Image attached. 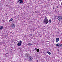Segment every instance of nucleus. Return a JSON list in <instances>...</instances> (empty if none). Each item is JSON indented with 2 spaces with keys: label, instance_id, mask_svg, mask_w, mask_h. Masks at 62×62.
Listing matches in <instances>:
<instances>
[{
  "label": "nucleus",
  "instance_id": "23",
  "mask_svg": "<svg viewBox=\"0 0 62 62\" xmlns=\"http://www.w3.org/2000/svg\"><path fill=\"white\" fill-rule=\"evenodd\" d=\"M61 46V45H60V46Z\"/></svg>",
  "mask_w": 62,
  "mask_h": 62
},
{
  "label": "nucleus",
  "instance_id": "7",
  "mask_svg": "<svg viewBox=\"0 0 62 62\" xmlns=\"http://www.w3.org/2000/svg\"><path fill=\"white\" fill-rule=\"evenodd\" d=\"M19 3L20 4H23V0H19Z\"/></svg>",
  "mask_w": 62,
  "mask_h": 62
},
{
  "label": "nucleus",
  "instance_id": "16",
  "mask_svg": "<svg viewBox=\"0 0 62 62\" xmlns=\"http://www.w3.org/2000/svg\"><path fill=\"white\" fill-rule=\"evenodd\" d=\"M37 49H37V48L36 47V48H35V49H34V50H35V51H36V50H37Z\"/></svg>",
  "mask_w": 62,
  "mask_h": 62
},
{
  "label": "nucleus",
  "instance_id": "5",
  "mask_svg": "<svg viewBox=\"0 0 62 62\" xmlns=\"http://www.w3.org/2000/svg\"><path fill=\"white\" fill-rule=\"evenodd\" d=\"M15 27V24H12V26H11V27L12 28H14V27Z\"/></svg>",
  "mask_w": 62,
  "mask_h": 62
},
{
  "label": "nucleus",
  "instance_id": "9",
  "mask_svg": "<svg viewBox=\"0 0 62 62\" xmlns=\"http://www.w3.org/2000/svg\"><path fill=\"white\" fill-rule=\"evenodd\" d=\"M47 54H49L50 55V54H51V52H50L49 51H47Z\"/></svg>",
  "mask_w": 62,
  "mask_h": 62
},
{
  "label": "nucleus",
  "instance_id": "12",
  "mask_svg": "<svg viewBox=\"0 0 62 62\" xmlns=\"http://www.w3.org/2000/svg\"><path fill=\"white\" fill-rule=\"evenodd\" d=\"M3 28V26H1L0 27V30H2Z\"/></svg>",
  "mask_w": 62,
  "mask_h": 62
},
{
  "label": "nucleus",
  "instance_id": "25",
  "mask_svg": "<svg viewBox=\"0 0 62 62\" xmlns=\"http://www.w3.org/2000/svg\"><path fill=\"white\" fill-rule=\"evenodd\" d=\"M61 5H62V2L61 3Z\"/></svg>",
  "mask_w": 62,
  "mask_h": 62
},
{
  "label": "nucleus",
  "instance_id": "8",
  "mask_svg": "<svg viewBox=\"0 0 62 62\" xmlns=\"http://www.w3.org/2000/svg\"><path fill=\"white\" fill-rule=\"evenodd\" d=\"M59 41V38H57L56 39V42H58Z\"/></svg>",
  "mask_w": 62,
  "mask_h": 62
},
{
  "label": "nucleus",
  "instance_id": "1",
  "mask_svg": "<svg viewBox=\"0 0 62 62\" xmlns=\"http://www.w3.org/2000/svg\"><path fill=\"white\" fill-rule=\"evenodd\" d=\"M47 18H48L47 17H45V19L43 21V23L44 24L46 23V24H47L48 23V20L47 19Z\"/></svg>",
  "mask_w": 62,
  "mask_h": 62
},
{
  "label": "nucleus",
  "instance_id": "26",
  "mask_svg": "<svg viewBox=\"0 0 62 62\" xmlns=\"http://www.w3.org/2000/svg\"><path fill=\"white\" fill-rule=\"evenodd\" d=\"M37 62H38V61H37Z\"/></svg>",
  "mask_w": 62,
  "mask_h": 62
},
{
  "label": "nucleus",
  "instance_id": "22",
  "mask_svg": "<svg viewBox=\"0 0 62 62\" xmlns=\"http://www.w3.org/2000/svg\"><path fill=\"white\" fill-rule=\"evenodd\" d=\"M61 46H62V44H61Z\"/></svg>",
  "mask_w": 62,
  "mask_h": 62
},
{
  "label": "nucleus",
  "instance_id": "21",
  "mask_svg": "<svg viewBox=\"0 0 62 62\" xmlns=\"http://www.w3.org/2000/svg\"><path fill=\"white\" fill-rule=\"evenodd\" d=\"M8 54V53H6V54Z\"/></svg>",
  "mask_w": 62,
  "mask_h": 62
},
{
  "label": "nucleus",
  "instance_id": "11",
  "mask_svg": "<svg viewBox=\"0 0 62 62\" xmlns=\"http://www.w3.org/2000/svg\"><path fill=\"white\" fill-rule=\"evenodd\" d=\"M28 45H29V46H31L32 45V44H30V43H29L28 44Z\"/></svg>",
  "mask_w": 62,
  "mask_h": 62
},
{
  "label": "nucleus",
  "instance_id": "15",
  "mask_svg": "<svg viewBox=\"0 0 62 62\" xmlns=\"http://www.w3.org/2000/svg\"><path fill=\"white\" fill-rule=\"evenodd\" d=\"M52 22V21H51V20H49V23H51V22Z\"/></svg>",
  "mask_w": 62,
  "mask_h": 62
},
{
  "label": "nucleus",
  "instance_id": "4",
  "mask_svg": "<svg viewBox=\"0 0 62 62\" xmlns=\"http://www.w3.org/2000/svg\"><path fill=\"white\" fill-rule=\"evenodd\" d=\"M29 61H31L33 59V58L31 56H30L29 57Z\"/></svg>",
  "mask_w": 62,
  "mask_h": 62
},
{
  "label": "nucleus",
  "instance_id": "2",
  "mask_svg": "<svg viewBox=\"0 0 62 62\" xmlns=\"http://www.w3.org/2000/svg\"><path fill=\"white\" fill-rule=\"evenodd\" d=\"M57 19L59 21H61L62 20V17L61 16H58Z\"/></svg>",
  "mask_w": 62,
  "mask_h": 62
},
{
  "label": "nucleus",
  "instance_id": "17",
  "mask_svg": "<svg viewBox=\"0 0 62 62\" xmlns=\"http://www.w3.org/2000/svg\"><path fill=\"white\" fill-rule=\"evenodd\" d=\"M56 8H58V6H57L56 7Z\"/></svg>",
  "mask_w": 62,
  "mask_h": 62
},
{
  "label": "nucleus",
  "instance_id": "14",
  "mask_svg": "<svg viewBox=\"0 0 62 62\" xmlns=\"http://www.w3.org/2000/svg\"><path fill=\"white\" fill-rule=\"evenodd\" d=\"M55 45L56 46H58V47H59V45L58 44H56Z\"/></svg>",
  "mask_w": 62,
  "mask_h": 62
},
{
  "label": "nucleus",
  "instance_id": "19",
  "mask_svg": "<svg viewBox=\"0 0 62 62\" xmlns=\"http://www.w3.org/2000/svg\"><path fill=\"white\" fill-rule=\"evenodd\" d=\"M19 1V0H18V1L17 3H19V1Z\"/></svg>",
  "mask_w": 62,
  "mask_h": 62
},
{
  "label": "nucleus",
  "instance_id": "13",
  "mask_svg": "<svg viewBox=\"0 0 62 62\" xmlns=\"http://www.w3.org/2000/svg\"><path fill=\"white\" fill-rule=\"evenodd\" d=\"M36 50L37 52H38V53L39 52V49H37Z\"/></svg>",
  "mask_w": 62,
  "mask_h": 62
},
{
  "label": "nucleus",
  "instance_id": "24",
  "mask_svg": "<svg viewBox=\"0 0 62 62\" xmlns=\"http://www.w3.org/2000/svg\"><path fill=\"white\" fill-rule=\"evenodd\" d=\"M17 42H18V41H17V42H16V43H17Z\"/></svg>",
  "mask_w": 62,
  "mask_h": 62
},
{
  "label": "nucleus",
  "instance_id": "6",
  "mask_svg": "<svg viewBox=\"0 0 62 62\" xmlns=\"http://www.w3.org/2000/svg\"><path fill=\"white\" fill-rule=\"evenodd\" d=\"M26 57H28L30 56V54L28 53H27L26 54Z\"/></svg>",
  "mask_w": 62,
  "mask_h": 62
},
{
  "label": "nucleus",
  "instance_id": "10",
  "mask_svg": "<svg viewBox=\"0 0 62 62\" xmlns=\"http://www.w3.org/2000/svg\"><path fill=\"white\" fill-rule=\"evenodd\" d=\"M13 21V19L12 18H11L10 20H9V22H11V21Z\"/></svg>",
  "mask_w": 62,
  "mask_h": 62
},
{
  "label": "nucleus",
  "instance_id": "20",
  "mask_svg": "<svg viewBox=\"0 0 62 62\" xmlns=\"http://www.w3.org/2000/svg\"><path fill=\"white\" fill-rule=\"evenodd\" d=\"M30 35L31 36H32V34H31Z\"/></svg>",
  "mask_w": 62,
  "mask_h": 62
},
{
  "label": "nucleus",
  "instance_id": "3",
  "mask_svg": "<svg viewBox=\"0 0 62 62\" xmlns=\"http://www.w3.org/2000/svg\"><path fill=\"white\" fill-rule=\"evenodd\" d=\"M22 41H20L17 44L18 46H21V45H22Z\"/></svg>",
  "mask_w": 62,
  "mask_h": 62
},
{
  "label": "nucleus",
  "instance_id": "18",
  "mask_svg": "<svg viewBox=\"0 0 62 62\" xmlns=\"http://www.w3.org/2000/svg\"><path fill=\"white\" fill-rule=\"evenodd\" d=\"M53 9H54V6H53Z\"/></svg>",
  "mask_w": 62,
  "mask_h": 62
}]
</instances>
